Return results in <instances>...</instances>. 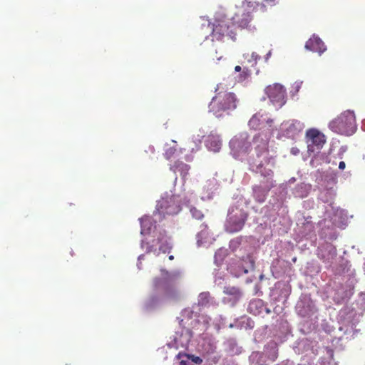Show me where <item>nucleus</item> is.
<instances>
[{
	"mask_svg": "<svg viewBox=\"0 0 365 365\" xmlns=\"http://www.w3.org/2000/svg\"><path fill=\"white\" fill-rule=\"evenodd\" d=\"M143 257H144V256L142 255H140V256L139 257V258H138V259H143Z\"/></svg>",
	"mask_w": 365,
	"mask_h": 365,
	"instance_id": "nucleus-35",
	"label": "nucleus"
},
{
	"mask_svg": "<svg viewBox=\"0 0 365 365\" xmlns=\"http://www.w3.org/2000/svg\"><path fill=\"white\" fill-rule=\"evenodd\" d=\"M245 59H246L248 62H252L253 65L254 64H256L257 63V61L258 59V56L255 53H252L251 54L250 53H245L243 55Z\"/></svg>",
	"mask_w": 365,
	"mask_h": 365,
	"instance_id": "nucleus-25",
	"label": "nucleus"
},
{
	"mask_svg": "<svg viewBox=\"0 0 365 365\" xmlns=\"http://www.w3.org/2000/svg\"><path fill=\"white\" fill-rule=\"evenodd\" d=\"M305 48L307 50L313 52H317L319 54L324 53L327 49L322 39L314 35L306 42Z\"/></svg>",
	"mask_w": 365,
	"mask_h": 365,
	"instance_id": "nucleus-13",
	"label": "nucleus"
},
{
	"mask_svg": "<svg viewBox=\"0 0 365 365\" xmlns=\"http://www.w3.org/2000/svg\"><path fill=\"white\" fill-rule=\"evenodd\" d=\"M346 168V163L344 161H341L339 164V168L340 170H344Z\"/></svg>",
	"mask_w": 365,
	"mask_h": 365,
	"instance_id": "nucleus-28",
	"label": "nucleus"
},
{
	"mask_svg": "<svg viewBox=\"0 0 365 365\" xmlns=\"http://www.w3.org/2000/svg\"><path fill=\"white\" fill-rule=\"evenodd\" d=\"M242 143V140L240 139H232L230 142V145L232 148H240L241 144Z\"/></svg>",
	"mask_w": 365,
	"mask_h": 365,
	"instance_id": "nucleus-27",
	"label": "nucleus"
},
{
	"mask_svg": "<svg viewBox=\"0 0 365 365\" xmlns=\"http://www.w3.org/2000/svg\"><path fill=\"white\" fill-rule=\"evenodd\" d=\"M170 169L175 173L179 172L182 180L185 182L190 170V166L182 161L177 160L173 165H170Z\"/></svg>",
	"mask_w": 365,
	"mask_h": 365,
	"instance_id": "nucleus-15",
	"label": "nucleus"
},
{
	"mask_svg": "<svg viewBox=\"0 0 365 365\" xmlns=\"http://www.w3.org/2000/svg\"><path fill=\"white\" fill-rule=\"evenodd\" d=\"M142 247L145 249L147 253H154L158 255L160 252H170L172 249L170 239L165 232H160L157 237L146 243L143 242Z\"/></svg>",
	"mask_w": 365,
	"mask_h": 365,
	"instance_id": "nucleus-6",
	"label": "nucleus"
},
{
	"mask_svg": "<svg viewBox=\"0 0 365 365\" xmlns=\"http://www.w3.org/2000/svg\"><path fill=\"white\" fill-rule=\"evenodd\" d=\"M149 149H150V150L151 151V153H154L155 149H154V148H153V147L150 146V147H149Z\"/></svg>",
	"mask_w": 365,
	"mask_h": 365,
	"instance_id": "nucleus-32",
	"label": "nucleus"
},
{
	"mask_svg": "<svg viewBox=\"0 0 365 365\" xmlns=\"http://www.w3.org/2000/svg\"><path fill=\"white\" fill-rule=\"evenodd\" d=\"M207 148L214 152H218L221 148V140L217 135H210L205 140Z\"/></svg>",
	"mask_w": 365,
	"mask_h": 365,
	"instance_id": "nucleus-17",
	"label": "nucleus"
},
{
	"mask_svg": "<svg viewBox=\"0 0 365 365\" xmlns=\"http://www.w3.org/2000/svg\"><path fill=\"white\" fill-rule=\"evenodd\" d=\"M273 120L263 118V115L259 113L252 115L248 122V125L253 130H264L272 128Z\"/></svg>",
	"mask_w": 365,
	"mask_h": 365,
	"instance_id": "nucleus-11",
	"label": "nucleus"
},
{
	"mask_svg": "<svg viewBox=\"0 0 365 365\" xmlns=\"http://www.w3.org/2000/svg\"><path fill=\"white\" fill-rule=\"evenodd\" d=\"M237 108V98L233 93L220 91L209 104V110L215 116L221 117L224 113Z\"/></svg>",
	"mask_w": 365,
	"mask_h": 365,
	"instance_id": "nucleus-2",
	"label": "nucleus"
},
{
	"mask_svg": "<svg viewBox=\"0 0 365 365\" xmlns=\"http://www.w3.org/2000/svg\"><path fill=\"white\" fill-rule=\"evenodd\" d=\"M152 225V222L150 218H143L141 220V233L146 234L148 233L150 230V226Z\"/></svg>",
	"mask_w": 365,
	"mask_h": 365,
	"instance_id": "nucleus-19",
	"label": "nucleus"
},
{
	"mask_svg": "<svg viewBox=\"0 0 365 365\" xmlns=\"http://www.w3.org/2000/svg\"><path fill=\"white\" fill-rule=\"evenodd\" d=\"M251 74V72L250 71L246 68V67H244L243 68V70H242V73L240 74V81H244L245 80L248 76H250Z\"/></svg>",
	"mask_w": 365,
	"mask_h": 365,
	"instance_id": "nucleus-26",
	"label": "nucleus"
},
{
	"mask_svg": "<svg viewBox=\"0 0 365 365\" xmlns=\"http://www.w3.org/2000/svg\"><path fill=\"white\" fill-rule=\"evenodd\" d=\"M211 297L209 292H202L198 296V305L206 307L210 302Z\"/></svg>",
	"mask_w": 365,
	"mask_h": 365,
	"instance_id": "nucleus-18",
	"label": "nucleus"
},
{
	"mask_svg": "<svg viewBox=\"0 0 365 365\" xmlns=\"http://www.w3.org/2000/svg\"><path fill=\"white\" fill-rule=\"evenodd\" d=\"M173 258H174V257H173V255H170V256L169 257V259H170V260L173 259Z\"/></svg>",
	"mask_w": 365,
	"mask_h": 365,
	"instance_id": "nucleus-34",
	"label": "nucleus"
},
{
	"mask_svg": "<svg viewBox=\"0 0 365 365\" xmlns=\"http://www.w3.org/2000/svg\"><path fill=\"white\" fill-rule=\"evenodd\" d=\"M208 25L212 29V41H224L225 38L235 39L236 33L232 28L230 20L224 18L215 19Z\"/></svg>",
	"mask_w": 365,
	"mask_h": 365,
	"instance_id": "nucleus-4",
	"label": "nucleus"
},
{
	"mask_svg": "<svg viewBox=\"0 0 365 365\" xmlns=\"http://www.w3.org/2000/svg\"><path fill=\"white\" fill-rule=\"evenodd\" d=\"M192 361H193L194 362H195L196 364H200V363L202 361V359H201L200 357H198V356L195 357V358L192 359Z\"/></svg>",
	"mask_w": 365,
	"mask_h": 365,
	"instance_id": "nucleus-29",
	"label": "nucleus"
},
{
	"mask_svg": "<svg viewBox=\"0 0 365 365\" xmlns=\"http://www.w3.org/2000/svg\"><path fill=\"white\" fill-rule=\"evenodd\" d=\"M235 71L236 72H240V71H242V68H241V66H236L235 67Z\"/></svg>",
	"mask_w": 365,
	"mask_h": 365,
	"instance_id": "nucleus-30",
	"label": "nucleus"
},
{
	"mask_svg": "<svg viewBox=\"0 0 365 365\" xmlns=\"http://www.w3.org/2000/svg\"><path fill=\"white\" fill-rule=\"evenodd\" d=\"M274 128H267L261 130L254 136L253 142L255 145V152H264L269 150L268 144L269 139L273 135Z\"/></svg>",
	"mask_w": 365,
	"mask_h": 365,
	"instance_id": "nucleus-10",
	"label": "nucleus"
},
{
	"mask_svg": "<svg viewBox=\"0 0 365 365\" xmlns=\"http://www.w3.org/2000/svg\"><path fill=\"white\" fill-rule=\"evenodd\" d=\"M257 158L251 164L252 170L259 173L264 178H267L265 190H270L274 186L273 180V171L267 166L274 168L275 165V156L269 153V150L264 152L256 153Z\"/></svg>",
	"mask_w": 365,
	"mask_h": 365,
	"instance_id": "nucleus-1",
	"label": "nucleus"
},
{
	"mask_svg": "<svg viewBox=\"0 0 365 365\" xmlns=\"http://www.w3.org/2000/svg\"><path fill=\"white\" fill-rule=\"evenodd\" d=\"M306 137L308 150L310 152L322 149L326 143L325 135L314 128L309 129L306 133Z\"/></svg>",
	"mask_w": 365,
	"mask_h": 365,
	"instance_id": "nucleus-9",
	"label": "nucleus"
},
{
	"mask_svg": "<svg viewBox=\"0 0 365 365\" xmlns=\"http://www.w3.org/2000/svg\"><path fill=\"white\" fill-rule=\"evenodd\" d=\"M252 20V16L249 11H243L242 13H237L232 18L230 24L233 31L235 30L236 26L240 29H246L249 26V24Z\"/></svg>",
	"mask_w": 365,
	"mask_h": 365,
	"instance_id": "nucleus-12",
	"label": "nucleus"
},
{
	"mask_svg": "<svg viewBox=\"0 0 365 365\" xmlns=\"http://www.w3.org/2000/svg\"><path fill=\"white\" fill-rule=\"evenodd\" d=\"M262 300H260V299L253 300V301L250 302L249 307H248V310L250 311V312L255 314V312H254V308H257L258 307H262Z\"/></svg>",
	"mask_w": 365,
	"mask_h": 365,
	"instance_id": "nucleus-24",
	"label": "nucleus"
},
{
	"mask_svg": "<svg viewBox=\"0 0 365 365\" xmlns=\"http://www.w3.org/2000/svg\"><path fill=\"white\" fill-rule=\"evenodd\" d=\"M243 261L247 264V268H245L244 272L247 273L248 269H253L255 268V260L252 255H247L245 258H243Z\"/></svg>",
	"mask_w": 365,
	"mask_h": 365,
	"instance_id": "nucleus-21",
	"label": "nucleus"
},
{
	"mask_svg": "<svg viewBox=\"0 0 365 365\" xmlns=\"http://www.w3.org/2000/svg\"><path fill=\"white\" fill-rule=\"evenodd\" d=\"M318 255L324 262L331 263L336 256V251L332 245H327L320 250Z\"/></svg>",
	"mask_w": 365,
	"mask_h": 365,
	"instance_id": "nucleus-14",
	"label": "nucleus"
},
{
	"mask_svg": "<svg viewBox=\"0 0 365 365\" xmlns=\"http://www.w3.org/2000/svg\"><path fill=\"white\" fill-rule=\"evenodd\" d=\"M190 212L192 217L196 220H202L204 217V215L202 211L195 207L190 208Z\"/></svg>",
	"mask_w": 365,
	"mask_h": 365,
	"instance_id": "nucleus-23",
	"label": "nucleus"
},
{
	"mask_svg": "<svg viewBox=\"0 0 365 365\" xmlns=\"http://www.w3.org/2000/svg\"><path fill=\"white\" fill-rule=\"evenodd\" d=\"M265 93L274 106L281 108L285 104L287 98L286 90L281 84L274 83L268 86L265 88Z\"/></svg>",
	"mask_w": 365,
	"mask_h": 365,
	"instance_id": "nucleus-8",
	"label": "nucleus"
},
{
	"mask_svg": "<svg viewBox=\"0 0 365 365\" xmlns=\"http://www.w3.org/2000/svg\"><path fill=\"white\" fill-rule=\"evenodd\" d=\"M222 58V56H216V58L217 61H220Z\"/></svg>",
	"mask_w": 365,
	"mask_h": 365,
	"instance_id": "nucleus-33",
	"label": "nucleus"
},
{
	"mask_svg": "<svg viewBox=\"0 0 365 365\" xmlns=\"http://www.w3.org/2000/svg\"><path fill=\"white\" fill-rule=\"evenodd\" d=\"M224 292L227 294L232 295L235 299H239L241 297V292L240 289L235 287H227L225 288Z\"/></svg>",
	"mask_w": 365,
	"mask_h": 365,
	"instance_id": "nucleus-22",
	"label": "nucleus"
},
{
	"mask_svg": "<svg viewBox=\"0 0 365 365\" xmlns=\"http://www.w3.org/2000/svg\"><path fill=\"white\" fill-rule=\"evenodd\" d=\"M262 182L263 185H256L253 187L254 197L259 202H263L265 200V197L269 190H265V185L267 184V178Z\"/></svg>",
	"mask_w": 365,
	"mask_h": 365,
	"instance_id": "nucleus-16",
	"label": "nucleus"
},
{
	"mask_svg": "<svg viewBox=\"0 0 365 365\" xmlns=\"http://www.w3.org/2000/svg\"><path fill=\"white\" fill-rule=\"evenodd\" d=\"M329 128L336 133L345 135H352L356 130L354 112L344 111L329 123Z\"/></svg>",
	"mask_w": 365,
	"mask_h": 365,
	"instance_id": "nucleus-3",
	"label": "nucleus"
},
{
	"mask_svg": "<svg viewBox=\"0 0 365 365\" xmlns=\"http://www.w3.org/2000/svg\"><path fill=\"white\" fill-rule=\"evenodd\" d=\"M181 210L179 200L175 196L162 198L158 201L155 215L158 218L165 217L166 215H177Z\"/></svg>",
	"mask_w": 365,
	"mask_h": 365,
	"instance_id": "nucleus-5",
	"label": "nucleus"
},
{
	"mask_svg": "<svg viewBox=\"0 0 365 365\" xmlns=\"http://www.w3.org/2000/svg\"><path fill=\"white\" fill-rule=\"evenodd\" d=\"M247 219V214L242 210L232 209L229 212L225 224L226 231L230 233L240 231Z\"/></svg>",
	"mask_w": 365,
	"mask_h": 365,
	"instance_id": "nucleus-7",
	"label": "nucleus"
},
{
	"mask_svg": "<svg viewBox=\"0 0 365 365\" xmlns=\"http://www.w3.org/2000/svg\"><path fill=\"white\" fill-rule=\"evenodd\" d=\"M177 151V148L175 145L170 146L169 145H166L164 156L167 160H170L171 158L174 156Z\"/></svg>",
	"mask_w": 365,
	"mask_h": 365,
	"instance_id": "nucleus-20",
	"label": "nucleus"
},
{
	"mask_svg": "<svg viewBox=\"0 0 365 365\" xmlns=\"http://www.w3.org/2000/svg\"><path fill=\"white\" fill-rule=\"evenodd\" d=\"M275 359H277V356L274 355V356L273 357V360H274Z\"/></svg>",
	"mask_w": 365,
	"mask_h": 365,
	"instance_id": "nucleus-37",
	"label": "nucleus"
},
{
	"mask_svg": "<svg viewBox=\"0 0 365 365\" xmlns=\"http://www.w3.org/2000/svg\"><path fill=\"white\" fill-rule=\"evenodd\" d=\"M202 227H204L205 228H207V225H202Z\"/></svg>",
	"mask_w": 365,
	"mask_h": 365,
	"instance_id": "nucleus-36",
	"label": "nucleus"
},
{
	"mask_svg": "<svg viewBox=\"0 0 365 365\" xmlns=\"http://www.w3.org/2000/svg\"><path fill=\"white\" fill-rule=\"evenodd\" d=\"M180 365H187V362H186L185 361L182 360V361L180 362Z\"/></svg>",
	"mask_w": 365,
	"mask_h": 365,
	"instance_id": "nucleus-31",
	"label": "nucleus"
}]
</instances>
